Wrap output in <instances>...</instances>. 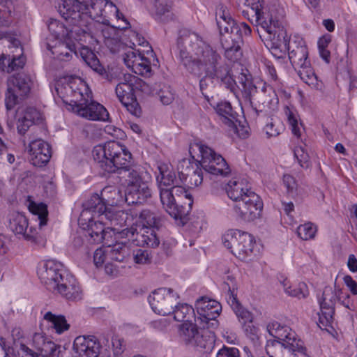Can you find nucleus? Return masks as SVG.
Segmentation results:
<instances>
[{
  "label": "nucleus",
  "instance_id": "f257e3e1",
  "mask_svg": "<svg viewBox=\"0 0 357 357\" xmlns=\"http://www.w3.org/2000/svg\"><path fill=\"white\" fill-rule=\"evenodd\" d=\"M245 5L254 11L258 33L272 53L276 55L288 50L290 61L301 79L311 88L321 89V83L308 60L305 43L301 40L298 45L290 43L282 22L283 10L275 6L260 8L258 0H245Z\"/></svg>",
  "mask_w": 357,
  "mask_h": 357
},
{
  "label": "nucleus",
  "instance_id": "f03ea898",
  "mask_svg": "<svg viewBox=\"0 0 357 357\" xmlns=\"http://www.w3.org/2000/svg\"><path fill=\"white\" fill-rule=\"evenodd\" d=\"M95 161L107 173L123 174L127 185L126 199L129 203H141L151 197L149 174L132 164V154L118 142L110 141L96 146L92 151Z\"/></svg>",
  "mask_w": 357,
  "mask_h": 357
},
{
  "label": "nucleus",
  "instance_id": "7ed1b4c3",
  "mask_svg": "<svg viewBox=\"0 0 357 357\" xmlns=\"http://www.w3.org/2000/svg\"><path fill=\"white\" fill-rule=\"evenodd\" d=\"M179 58L190 74L199 77L203 73L215 75L227 89H232L235 80L221 56L194 32L184 31L178 40Z\"/></svg>",
  "mask_w": 357,
  "mask_h": 357
},
{
  "label": "nucleus",
  "instance_id": "20e7f679",
  "mask_svg": "<svg viewBox=\"0 0 357 357\" xmlns=\"http://www.w3.org/2000/svg\"><path fill=\"white\" fill-rule=\"evenodd\" d=\"M190 153H198L201 158L197 162L193 165L188 159L181 160L178 165V170L182 176L183 181L188 178V185L190 188L197 187L202 183L203 174L199 167L204 169L208 173L213 175L226 176L230 173V168L225 158L218 154L208 146L202 143H195L190 147Z\"/></svg>",
  "mask_w": 357,
  "mask_h": 357
},
{
  "label": "nucleus",
  "instance_id": "39448f33",
  "mask_svg": "<svg viewBox=\"0 0 357 357\" xmlns=\"http://www.w3.org/2000/svg\"><path fill=\"white\" fill-rule=\"evenodd\" d=\"M59 11L70 24L79 25L82 29L89 26L92 30L93 23L87 22L88 17L103 22L107 21L111 13H118V8L109 0H61ZM93 33V32H92Z\"/></svg>",
  "mask_w": 357,
  "mask_h": 357
},
{
  "label": "nucleus",
  "instance_id": "423d86ee",
  "mask_svg": "<svg viewBox=\"0 0 357 357\" xmlns=\"http://www.w3.org/2000/svg\"><path fill=\"white\" fill-rule=\"evenodd\" d=\"M216 22L221 35V45L225 56L236 62L242 56L243 36L251 33V28L245 22L237 24L225 8L221 7L216 13Z\"/></svg>",
  "mask_w": 357,
  "mask_h": 357
},
{
  "label": "nucleus",
  "instance_id": "0eeeda50",
  "mask_svg": "<svg viewBox=\"0 0 357 357\" xmlns=\"http://www.w3.org/2000/svg\"><path fill=\"white\" fill-rule=\"evenodd\" d=\"M239 79L244 96L255 111L272 109L278 104V98L271 86L263 82H258V86L254 84L250 75L242 73Z\"/></svg>",
  "mask_w": 357,
  "mask_h": 357
},
{
  "label": "nucleus",
  "instance_id": "6e6552de",
  "mask_svg": "<svg viewBox=\"0 0 357 357\" xmlns=\"http://www.w3.org/2000/svg\"><path fill=\"white\" fill-rule=\"evenodd\" d=\"M160 201L165 210L175 219L185 218L193 204L192 196L181 184L172 185L169 190H162Z\"/></svg>",
  "mask_w": 357,
  "mask_h": 357
},
{
  "label": "nucleus",
  "instance_id": "1a4fd4ad",
  "mask_svg": "<svg viewBox=\"0 0 357 357\" xmlns=\"http://www.w3.org/2000/svg\"><path fill=\"white\" fill-rule=\"evenodd\" d=\"M135 89H140L145 93L151 92L149 85L145 82L136 76L126 74L116 86V94L130 114L139 116L142 112L134 94Z\"/></svg>",
  "mask_w": 357,
  "mask_h": 357
},
{
  "label": "nucleus",
  "instance_id": "9d476101",
  "mask_svg": "<svg viewBox=\"0 0 357 357\" xmlns=\"http://www.w3.org/2000/svg\"><path fill=\"white\" fill-rule=\"evenodd\" d=\"M222 240L225 247L238 258H243L252 252L254 238L247 232L230 229L222 236Z\"/></svg>",
  "mask_w": 357,
  "mask_h": 357
},
{
  "label": "nucleus",
  "instance_id": "9b49d317",
  "mask_svg": "<svg viewBox=\"0 0 357 357\" xmlns=\"http://www.w3.org/2000/svg\"><path fill=\"white\" fill-rule=\"evenodd\" d=\"M10 227L15 235L19 236V238H22L31 244L45 245L46 241L45 236L33 227L29 226V220L24 214L14 213L10 221Z\"/></svg>",
  "mask_w": 357,
  "mask_h": 357
},
{
  "label": "nucleus",
  "instance_id": "f8f14e48",
  "mask_svg": "<svg viewBox=\"0 0 357 357\" xmlns=\"http://www.w3.org/2000/svg\"><path fill=\"white\" fill-rule=\"evenodd\" d=\"M73 27L68 31L63 24L57 20H52L48 25L50 31L56 38L60 39H70L85 43H92L93 33L89 26L82 29L79 25L72 24Z\"/></svg>",
  "mask_w": 357,
  "mask_h": 357
},
{
  "label": "nucleus",
  "instance_id": "ddd939ff",
  "mask_svg": "<svg viewBox=\"0 0 357 357\" xmlns=\"http://www.w3.org/2000/svg\"><path fill=\"white\" fill-rule=\"evenodd\" d=\"M178 298L172 289L160 288L149 296V302L156 314L167 316L172 314L174 306L178 303Z\"/></svg>",
  "mask_w": 357,
  "mask_h": 357
},
{
  "label": "nucleus",
  "instance_id": "4468645a",
  "mask_svg": "<svg viewBox=\"0 0 357 357\" xmlns=\"http://www.w3.org/2000/svg\"><path fill=\"white\" fill-rule=\"evenodd\" d=\"M263 204L260 197L254 192H248L234 206L236 213L245 221H253L261 216Z\"/></svg>",
  "mask_w": 357,
  "mask_h": 357
},
{
  "label": "nucleus",
  "instance_id": "2eb2a0df",
  "mask_svg": "<svg viewBox=\"0 0 357 357\" xmlns=\"http://www.w3.org/2000/svg\"><path fill=\"white\" fill-rule=\"evenodd\" d=\"M38 275L47 289L54 291L61 280L68 275L63 269L62 264L54 260H47L38 269Z\"/></svg>",
  "mask_w": 357,
  "mask_h": 357
},
{
  "label": "nucleus",
  "instance_id": "dca6fc26",
  "mask_svg": "<svg viewBox=\"0 0 357 357\" xmlns=\"http://www.w3.org/2000/svg\"><path fill=\"white\" fill-rule=\"evenodd\" d=\"M63 90L68 99L64 102L71 111L73 107H77L86 99V95H91L87 85L79 78H69L63 86Z\"/></svg>",
  "mask_w": 357,
  "mask_h": 357
},
{
  "label": "nucleus",
  "instance_id": "f3484780",
  "mask_svg": "<svg viewBox=\"0 0 357 357\" xmlns=\"http://www.w3.org/2000/svg\"><path fill=\"white\" fill-rule=\"evenodd\" d=\"M86 100L77 107H73V112L90 121H106L109 113L101 104L91 100V95H86Z\"/></svg>",
  "mask_w": 357,
  "mask_h": 357
},
{
  "label": "nucleus",
  "instance_id": "a211bd4d",
  "mask_svg": "<svg viewBox=\"0 0 357 357\" xmlns=\"http://www.w3.org/2000/svg\"><path fill=\"white\" fill-rule=\"evenodd\" d=\"M267 331L274 339L289 347L292 353L296 352L298 349H303V342L296 338L295 332L289 327L273 321L268 324Z\"/></svg>",
  "mask_w": 357,
  "mask_h": 357
},
{
  "label": "nucleus",
  "instance_id": "6ab92c4d",
  "mask_svg": "<svg viewBox=\"0 0 357 357\" xmlns=\"http://www.w3.org/2000/svg\"><path fill=\"white\" fill-rule=\"evenodd\" d=\"M337 296L331 287L324 288L321 298H319L320 305V313H319V322L320 328L332 327L334 321V306Z\"/></svg>",
  "mask_w": 357,
  "mask_h": 357
},
{
  "label": "nucleus",
  "instance_id": "aec40b11",
  "mask_svg": "<svg viewBox=\"0 0 357 357\" xmlns=\"http://www.w3.org/2000/svg\"><path fill=\"white\" fill-rule=\"evenodd\" d=\"M123 61L133 73L142 76L149 77L151 75L150 61L139 51L128 50L123 55Z\"/></svg>",
  "mask_w": 357,
  "mask_h": 357
},
{
  "label": "nucleus",
  "instance_id": "412c9836",
  "mask_svg": "<svg viewBox=\"0 0 357 357\" xmlns=\"http://www.w3.org/2000/svg\"><path fill=\"white\" fill-rule=\"evenodd\" d=\"M29 160L36 167L45 165L52 157L50 144L41 139L31 141L28 147Z\"/></svg>",
  "mask_w": 357,
  "mask_h": 357
},
{
  "label": "nucleus",
  "instance_id": "4be33fe9",
  "mask_svg": "<svg viewBox=\"0 0 357 357\" xmlns=\"http://www.w3.org/2000/svg\"><path fill=\"white\" fill-rule=\"evenodd\" d=\"M101 346L93 336H78L73 342L75 357H98Z\"/></svg>",
  "mask_w": 357,
  "mask_h": 357
},
{
  "label": "nucleus",
  "instance_id": "5701e85b",
  "mask_svg": "<svg viewBox=\"0 0 357 357\" xmlns=\"http://www.w3.org/2000/svg\"><path fill=\"white\" fill-rule=\"evenodd\" d=\"M105 220L110 225L107 229H110L121 238V231L123 229L122 228L131 224L132 217L125 211H116L114 207L110 206L109 210L101 217L100 221Z\"/></svg>",
  "mask_w": 357,
  "mask_h": 357
},
{
  "label": "nucleus",
  "instance_id": "b1692460",
  "mask_svg": "<svg viewBox=\"0 0 357 357\" xmlns=\"http://www.w3.org/2000/svg\"><path fill=\"white\" fill-rule=\"evenodd\" d=\"M107 204L105 199L100 197L98 194L92 195L83 204L84 210L79 218V224L84 225L90 213H93V217L97 215L98 218H101L103 214L109 208Z\"/></svg>",
  "mask_w": 357,
  "mask_h": 357
},
{
  "label": "nucleus",
  "instance_id": "393cba45",
  "mask_svg": "<svg viewBox=\"0 0 357 357\" xmlns=\"http://www.w3.org/2000/svg\"><path fill=\"white\" fill-rule=\"evenodd\" d=\"M195 307L199 314L197 320L207 321L217 318L222 310L220 303L215 300L201 298L197 301Z\"/></svg>",
  "mask_w": 357,
  "mask_h": 357
},
{
  "label": "nucleus",
  "instance_id": "a878e982",
  "mask_svg": "<svg viewBox=\"0 0 357 357\" xmlns=\"http://www.w3.org/2000/svg\"><path fill=\"white\" fill-rule=\"evenodd\" d=\"M227 290V303L231 307L236 316L243 319H248L250 317V313L245 310L239 303L236 298V291L237 289L235 282V278L231 275H227L224 282V287Z\"/></svg>",
  "mask_w": 357,
  "mask_h": 357
},
{
  "label": "nucleus",
  "instance_id": "bb28decb",
  "mask_svg": "<svg viewBox=\"0 0 357 357\" xmlns=\"http://www.w3.org/2000/svg\"><path fill=\"white\" fill-rule=\"evenodd\" d=\"M217 114L220 116L222 121L229 127L234 128L235 132L243 138L248 137L247 130H241L235 124L236 121V113L233 111L231 104L228 102H222L217 105L215 108Z\"/></svg>",
  "mask_w": 357,
  "mask_h": 357
},
{
  "label": "nucleus",
  "instance_id": "cd10ccee",
  "mask_svg": "<svg viewBox=\"0 0 357 357\" xmlns=\"http://www.w3.org/2000/svg\"><path fill=\"white\" fill-rule=\"evenodd\" d=\"M159 174L156 176V180L160 190V194L162 190H169L172 185L182 184L183 183L182 176L179 174V178H176V173L166 164H160L158 167Z\"/></svg>",
  "mask_w": 357,
  "mask_h": 357
},
{
  "label": "nucleus",
  "instance_id": "c85d7f7f",
  "mask_svg": "<svg viewBox=\"0 0 357 357\" xmlns=\"http://www.w3.org/2000/svg\"><path fill=\"white\" fill-rule=\"evenodd\" d=\"M94 219L95 217L86 218V220H89L86 226V235L90 238L89 241L94 243H99L106 241L105 243L107 244V236L109 232L107 231L105 225H107L108 222L105 220L103 222L100 221V218H98L97 220H94Z\"/></svg>",
  "mask_w": 357,
  "mask_h": 357
},
{
  "label": "nucleus",
  "instance_id": "c756f323",
  "mask_svg": "<svg viewBox=\"0 0 357 357\" xmlns=\"http://www.w3.org/2000/svg\"><path fill=\"white\" fill-rule=\"evenodd\" d=\"M55 291L67 300L79 301L82 298V291L77 282L69 275H66V278L63 280H61Z\"/></svg>",
  "mask_w": 357,
  "mask_h": 357
},
{
  "label": "nucleus",
  "instance_id": "7c9ffc66",
  "mask_svg": "<svg viewBox=\"0 0 357 357\" xmlns=\"http://www.w3.org/2000/svg\"><path fill=\"white\" fill-rule=\"evenodd\" d=\"M42 119V114L36 108H26L18 118L17 122L18 133L24 135L33 123H39Z\"/></svg>",
  "mask_w": 357,
  "mask_h": 357
},
{
  "label": "nucleus",
  "instance_id": "2f4dec72",
  "mask_svg": "<svg viewBox=\"0 0 357 357\" xmlns=\"http://www.w3.org/2000/svg\"><path fill=\"white\" fill-rule=\"evenodd\" d=\"M80 55L87 66H89L95 72L102 75L103 78L108 81H112L113 79L112 75L101 66L96 54L88 47H82L80 50Z\"/></svg>",
  "mask_w": 357,
  "mask_h": 357
},
{
  "label": "nucleus",
  "instance_id": "473e14b6",
  "mask_svg": "<svg viewBox=\"0 0 357 357\" xmlns=\"http://www.w3.org/2000/svg\"><path fill=\"white\" fill-rule=\"evenodd\" d=\"M74 38L70 39H63L65 42H59L55 46L50 48L47 45V48L52 52L54 58L61 61H69L73 56V54H76V45L73 42Z\"/></svg>",
  "mask_w": 357,
  "mask_h": 357
},
{
  "label": "nucleus",
  "instance_id": "72a5a7b5",
  "mask_svg": "<svg viewBox=\"0 0 357 357\" xmlns=\"http://www.w3.org/2000/svg\"><path fill=\"white\" fill-rule=\"evenodd\" d=\"M31 84V77L24 73L13 75L8 79L9 90H13L24 97L29 93Z\"/></svg>",
  "mask_w": 357,
  "mask_h": 357
},
{
  "label": "nucleus",
  "instance_id": "f704fd0d",
  "mask_svg": "<svg viewBox=\"0 0 357 357\" xmlns=\"http://www.w3.org/2000/svg\"><path fill=\"white\" fill-rule=\"evenodd\" d=\"M146 229L147 227L138 225V223H135L130 228H124L121 231V238H128V241H130L135 245L144 246Z\"/></svg>",
  "mask_w": 357,
  "mask_h": 357
},
{
  "label": "nucleus",
  "instance_id": "c9c22d12",
  "mask_svg": "<svg viewBox=\"0 0 357 357\" xmlns=\"http://www.w3.org/2000/svg\"><path fill=\"white\" fill-rule=\"evenodd\" d=\"M202 330L196 324L187 321L179 326L178 335L182 342L190 347L195 343V340L198 338Z\"/></svg>",
  "mask_w": 357,
  "mask_h": 357
},
{
  "label": "nucleus",
  "instance_id": "e433bc0d",
  "mask_svg": "<svg viewBox=\"0 0 357 357\" xmlns=\"http://www.w3.org/2000/svg\"><path fill=\"white\" fill-rule=\"evenodd\" d=\"M195 342V343L192 344L190 347L195 348L201 353L209 354L215 346V334L212 331L203 329Z\"/></svg>",
  "mask_w": 357,
  "mask_h": 357
},
{
  "label": "nucleus",
  "instance_id": "4c0bfd02",
  "mask_svg": "<svg viewBox=\"0 0 357 357\" xmlns=\"http://www.w3.org/2000/svg\"><path fill=\"white\" fill-rule=\"evenodd\" d=\"M245 184L243 181L231 180L227 183L226 188L227 193L229 197L234 200L236 204L243 198L244 195H248L250 192L244 187Z\"/></svg>",
  "mask_w": 357,
  "mask_h": 357
},
{
  "label": "nucleus",
  "instance_id": "58836bf2",
  "mask_svg": "<svg viewBox=\"0 0 357 357\" xmlns=\"http://www.w3.org/2000/svg\"><path fill=\"white\" fill-rule=\"evenodd\" d=\"M265 349L269 357H286L288 354H292L289 347H286L281 341L275 339L267 340Z\"/></svg>",
  "mask_w": 357,
  "mask_h": 357
},
{
  "label": "nucleus",
  "instance_id": "ea45409f",
  "mask_svg": "<svg viewBox=\"0 0 357 357\" xmlns=\"http://www.w3.org/2000/svg\"><path fill=\"white\" fill-rule=\"evenodd\" d=\"M107 255L111 260L116 261H123L130 255L129 248L126 245V243L117 242L111 245H107Z\"/></svg>",
  "mask_w": 357,
  "mask_h": 357
},
{
  "label": "nucleus",
  "instance_id": "a19ab883",
  "mask_svg": "<svg viewBox=\"0 0 357 357\" xmlns=\"http://www.w3.org/2000/svg\"><path fill=\"white\" fill-rule=\"evenodd\" d=\"M44 320L50 324V327L54 328L55 331L61 334L70 328V325L67 323L66 317L63 315H57L51 312H46L43 316Z\"/></svg>",
  "mask_w": 357,
  "mask_h": 357
},
{
  "label": "nucleus",
  "instance_id": "79ce46f5",
  "mask_svg": "<svg viewBox=\"0 0 357 357\" xmlns=\"http://www.w3.org/2000/svg\"><path fill=\"white\" fill-rule=\"evenodd\" d=\"M172 314H174V319L176 321H189V319L194 314L193 308L186 303H177L174 306Z\"/></svg>",
  "mask_w": 357,
  "mask_h": 357
},
{
  "label": "nucleus",
  "instance_id": "37998d69",
  "mask_svg": "<svg viewBox=\"0 0 357 357\" xmlns=\"http://www.w3.org/2000/svg\"><path fill=\"white\" fill-rule=\"evenodd\" d=\"M282 285L284 291L291 296L301 299L307 297L308 295L307 287L305 283H299L297 286L292 287L289 282L285 280L282 282Z\"/></svg>",
  "mask_w": 357,
  "mask_h": 357
},
{
  "label": "nucleus",
  "instance_id": "c03bdc74",
  "mask_svg": "<svg viewBox=\"0 0 357 357\" xmlns=\"http://www.w3.org/2000/svg\"><path fill=\"white\" fill-rule=\"evenodd\" d=\"M159 219L151 211L144 209L141 211L139 215L138 225L146 227L149 228H154L157 227Z\"/></svg>",
  "mask_w": 357,
  "mask_h": 357
},
{
  "label": "nucleus",
  "instance_id": "a18cd8bd",
  "mask_svg": "<svg viewBox=\"0 0 357 357\" xmlns=\"http://www.w3.org/2000/svg\"><path fill=\"white\" fill-rule=\"evenodd\" d=\"M40 352L45 357H63L66 350L52 341H47Z\"/></svg>",
  "mask_w": 357,
  "mask_h": 357
},
{
  "label": "nucleus",
  "instance_id": "49530a36",
  "mask_svg": "<svg viewBox=\"0 0 357 357\" xmlns=\"http://www.w3.org/2000/svg\"><path fill=\"white\" fill-rule=\"evenodd\" d=\"M284 111L292 133L299 137L301 135V123H298L297 114L289 107H286Z\"/></svg>",
  "mask_w": 357,
  "mask_h": 357
},
{
  "label": "nucleus",
  "instance_id": "de8ad7c7",
  "mask_svg": "<svg viewBox=\"0 0 357 357\" xmlns=\"http://www.w3.org/2000/svg\"><path fill=\"white\" fill-rule=\"evenodd\" d=\"M317 227L311 222L301 225L297 228L298 236L303 240L307 241L314 237Z\"/></svg>",
  "mask_w": 357,
  "mask_h": 357
},
{
  "label": "nucleus",
  "instance_id": "09e8293b",
  "mask_svg": "<svg viewBox=\"0 0 357 357\" xmlns=\"http://www.w3.org/2000/svg\"><path fill=\"white\" fill-rule=\"evenodd\" d=\"M264 130L268 137H277L284 130V126L280 121L271 119Z\"/></svg>",
  "mask_w": 357,
  "mask_h": 357
},
{
  "label": "nucleus",
  "instance_id": "8fccbe9b",
  "mask_svg": "<svg viewBox=\"0 0 357 357\" xmlns=\"http://www.w3.org/2000/svg\"><path fill=\"white\" fill-rule=\"evenodd\" d=\"M160 89L157 91L158 96L163 105H168L174 100V93L169 86L163 84L159 86Z\"/></svg>",
  "mask_w": 357,
  "mask_h": 357
},
{
  "label": "nucleus",
  "instance_id": "3c124183",
  "mask_svg": "<svg viewBox=\"0 0 357 357\" xmlns=\"http://www.w3.org/2000/svg\"><path fill=\"white\" fill-rule=\"evenodd\" d=\"M33 213L37 215V220H38V226L40 230L47 225V210L44 204H40L34 207L32 210Z\"/></svg>",
  "mask_w": 357,
  "mask_h": 357
},
{
  "label": "nucleus",
  "instance_id": "603ef678",
  "mask_svg": "<svg viewBox=\"0 0 357 357\" xmlns=\"http://www.w3.org/2000/svg\"><path fill=\"white\" fill-rule=\"evenodd\" d=\"M23 97L24 96L20 95L17 92L13 90H9V87L8 86L5 98V103L7 109H12Z\"/></svg>",
  "mask_w": 357,
  "mask_h": 357
},
{
  "label": "nucleus",
  "instance_id": "864d4df0",
  "mask_svg": "<svg viewBox=\"0 0 357 357\" xmlns=\"http://www.w3.org/2000/svg\"><path fill=\"white\" fill-rule=\"evenodd\" d=\"M205 77H204L202 79H201L199 82V86L200 90L202 93V94L207 98L208 93L210 92L213 88V77H215V75H207Z\"/></svg>",
  "mask_w": 357,
  "mask_h": 357
},
{
  "label": "nucleus",
  "instance_id": "5fc2aeb1",
  "mask_svg": "<svg viewBox=\"0 0 357 357\" xmlns=\"http://www.w3.org/2000/svg\"><path fill=\"white\" fill-rule=\"evenodd\" d=\"M146 242L144 243V246L146 245L151 248H156L160 244L159 238H158L154 228H149L147 227L146 235H145Z\"/></svg>",
  "mask_w": 357,
  "mask_h": 357
},
{
  "label": "nucleus",
  "instance_id": "6e6d98bb",
  "mask_svg": "<svg viewBox=\"0 0 357 357\" xmlns=\"http://www.w3.org/2000/svg\"><path fill=\"white\" fill-rule=\"evenodd\" d=\"M172 6V2L169 0H155V7L156 14L158 15H165L169 12Z\"/></svg>",
  "mask_w": 357,
  "mask_h": 357
},
{
  "label": "nucleus",
  "instance_id": "4d7b16f0",
  "mask_svg": "<svg viewBox=\"0 0 357 357\" xmlns=\"http://www.w3.org/2000/svg\"><path fill=\"white\" fill-rule=\"evenodd\" d=\"M109 257L107 255V246L105 248H100L97 249L93 255V261L96 266L102 265L107 259Z\"/></svg>",
  "mask_w": 357,
  "mask_h": 357
},
{
  "label": "nucleus",
  "instance_id": "13d9d810",
  "mask_svg": "<svg viewBox=\"0 0 357 357\" xmlns=\"http://www.w3.org/2000/svg\"><path fill=\"white\" fill-rule=\"evenodd\" d=\"M25 63V59L23 56H18L12 58L11 62L8 63L7 67L2 66L1 69L3 71L6 70L8 73H10L13 70H17L18 68H21L23 67Z\"/></svg>",
  "mask_w": 357,
  "mask_h": 357
},
{
  "label": "nucleus",
  "instance_id": "bf43d9fd",
  "mask_svg": "<svg viewBox=\"0 0 357 357\" xmlns=\"http://www.w3.org/2000/svg\"><path fill=\"white\" fill-rule=\"evenodd\" d=\"M25 63V59L23 56H18L12 58L11 62L8 63L7 67L2 66L1 69L3 71L6 70L8 73H10L13 70H17L18 68H21L23 67Z\"/></svg>",
  "mask_w": 357,
  "mask_h": 357
},
{
  "label": "nucleus",
  "instance_id": "052dcab7",
  "mask_svg": "<svg viewBox=\"0 0 357 357\" xmlns=\"http://www.w3.org/2000/svg\"><path fill=\"white\" fill-rule=\"evenodd\" d=\"M216 357H241V355L237 348L223 346L218 351Z\"/></svg>",
  "mask_w": 357,
  "mask_h": 357
},
{
  "label": "nucleus",
  "instance_id": "680f3d73",
  "mask_svg": "<svg viewBox=\"0 0 357 357\" xmlns=\"http://www.w3.org/2000/svg\"><path fill=\"white\" fill-rule=\"evenodd\" d=\"M133 259L136 264H145L150 261L149 252L146 250L138 249L133 254Z\"/></svg>",
  "mask_w": 357,
  "mask_h": 357
},
{
  "label": "nucleus",
  "instance_id": "e2e57ef3",
  "mask_svg": "<svg viewBox=\"0 0 357 357\" xmlns=\"http://www.w3.org/2000/svg\"><path fill=\"white\" fill-rule=\"evenodd\" d=\"M112 346L116 354H121L125 349L124 340L119 335H114L112 340Z\"/></svg>",
  "mask_w": 357,
  "mask_h": 357
},
{
  "label": "nucleus",
  "instance_id": "0e129e2a",
  "mask_svg": "<svg viewBox=\"0 0 357 357\" xmlns=\"http://www.w3.org/2000/svg\"><path fill=\"white\" fill-rule=\"evenodd\" d=\"M283 183L287 188L288 192H294L297 188V183L295 178L290 174H284Z\"/></svg>",
  "mask_w": 357,
  "mask_h": 357
},
{
  "label": "nucleus",
  "instance_id": "69168bd1",
  "mask_svg": "<svg viewBox=\"0 0 357 357\" xmlns=\"http://www.w3.org/2000/svg\"><path fill=\"white\" fill-rule=\"evenodd\" d=\"M47 340L42 333H36L33 335L32 342L36 349L40 351Z\"/></svg>",
  "mask_w": 357,
  "mask_h": 357
},
{
  "label": "nucleus",
  "instance_id": "338daca9",
  "mask_svg": "<svg viewBox=\"0 0 357 357\" xmlns=\"http://www.w3.org/2000/svg\"><path fill=\"white\" fill-rule=\"evenodd\" d=\"M105 45L109 48L112 52H116L119 50V48L121 45L120 40L118 36L113 37L112 38H109L107 40H104Z\"/></svg>",
  "mask_w": 357,
  "mask_h": 357
},
{
  "label": "nucleus",
  "instance_id": "774afa93",
  "mask_svg": "<svg viewBox=\"0 0 357 357\" xmlns=\"http://www.w3.org/2000/svg\"><path fill=\"white\" fill-rule=\"evenodd\" d=\"M294 155L298 159L299 163L302 167L304 166V164H306L308 160V155L307 153H305L303 149L301 146L296 147L294 149Z\"/></svg>",
  "mask_w": 357,
  "mask_h": 357
}]
</instances>
